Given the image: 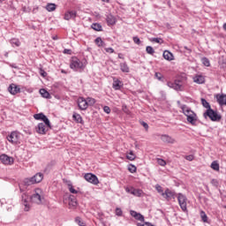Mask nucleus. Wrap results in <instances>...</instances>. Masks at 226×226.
Here are the masks:
<instances>
[{"label": "nucleus", "mask_w": 226, "mask_h": 226, "mask_svg": "<svg viewBox=\"0 0 226 226\" xmlns=\"http://www.w3.org/2000/svg\"><path fill=\"white\" fill-rule=\"evenodd\" d=\"M168 87L170 89H174L177 92H183L185 91V83L183 81V78H177L174 81H167Z\"/></svg>", "instance_id": "f257e3e1"}, {"label": "nucleus", "mask_w": 226, "mask_h": 226, "mask_svg": "<svg viewBox=\"0 0 226 226\" xmlns=\"http://www.w3.org/2000/svg\"><path fill=\"white\" fill-rule=\"evenodd\" d=\"M86 63L80 61L77 56H72L70 60V68L73 72H79V70H84L86 68Z\"/></svg>", "instance_id": "f03ea898"}, {"label": "nucleus", "mask_w": 226, "mask_h": 226, "mask_svg": "<svg viewBox=\"0 0 226 226\" xmlns=\"http://www.w3.org/2000/svg\"><path fill=\"white\" fill-rule=\"evenodd\" d=\"M177 199L183 213L188 214V198L183 192H178L177 194Z\"/></svg>", "instance_id": "7ed1b4c3"}, {"label": "nucleus", "mask_w": 226, "mask_h": 226, "mask_svg": "<svg viewBox=\"0 0 226 226\" xmlns=\"http://www.w3.org/2000/svg\"><path fill=\"white\" fill-rule=\"evenodd\" d=\"M52 128V124L49 122V125L47 124L45 122L39 123L37 126H35V132L39 135H46L47 132Z\"/></svg>", "instance_id": "20e7f679"}, {"label": "nucleus", "mask_w": 226, "mask_h": 226, "mask_svg": "<svg viewBox=\"0 0 226 226\" xmlns=\"http://www.w3.org/2000/svg\"><path fill=\"white\" fill-rule=\"evenodd\" d=\"M203 116L204 117H209L210 121H220L222 119V116L213 109H207Z\"/></svg>", "instance_id": "39448f33"}, {"label": "nucleus", "mask_w": 226, "mask_h": 226, "mask_svg": "<svg viewBox=\"0 0 226 226\" xmlns=\"http://www.w3.org/2000/svg\"><path fill=\"white\" fill-rule=\"evenodd\" d=\"M7 140L11 142V144H20V133L17 131H13L7 136Z\"/></svg>", "instance_id": "423d86ee"}, {"label": "nucleus", "mask_w": 226, "mask_h": 226, "mask_svg": "<svg viewBox=\"0 0 226 226\" xmlns=\"http://www.w3.org/2000/svg\"><path fill=\"white\" fill-rule=\"evenodd\" d=\"M41 189L37 188L34 190V192L30 197V200L34 204H41Z\"/></svg>", "instance_id": "0eeeda50"}, {"label": "nucleus", "mask_w": 226, "mask_h": 226, "mask_svg": "<svg viewBox=\"0 0 226 226\" xmlns=\"http://www.w3.org/2000/svg\"><path fill=\"white\" fill-rule=\"evenodd\" d=\"M0 162L3 165H13V163H15V159L6 154H2L0 155Z\"/></svg>", "instance_id": "6e6552de"}, {"label": "nucleus", "mask_w": 226, "mask_h": 226, "mask_svg": "<svg viewBox=\"0 0 226 226\" xmlns=\"http://www.w3.org/2000/svg\"><path fill=\"white\" fill-rule=\"evenodd\" d=\"M163 199L170 201L172 200V199H176L177 197V194L176 193L175 190H170L169 188H166L164 191V193H162Z\"/></svg>", "instance_id": "1a4fd4ad"}, {"label": "nucleus", "mask_w": 226, "mask_h": 226, "mask_svg": "<svg viewBox=\"0 0 226 226\" xmlns=\"http://www.w3.org/2000/svg\"><path fill=\"white\" fill-rule=\"evenodd\" d=\"M77 105L79 110H87L88 103L86 98L79 96L77 99Z\"/></svg>", "instance_id": "9d476101"}, {"label": "nucleus", "mask_w": 226, "mask_h": 226, "mask_svg": "<svg viewBox=\"0 0 226 226\" xmlns=\"http://www.w3.org/2000/svg\"><path fill=\"white\" fill-rule=\"evenodd\" d=\"M84 179L87 181V183H91L92 185H98L100 180H98V177L93 173H87L84 176Z\"/></svg>", "instance_id": "9b49d317"}, {"label": "nucleus", "mask_w": 226, "mask_h": 226, "mask_svg": "<svg viewBox=\"0 0 226 226\" xmlns=\"http://www.w3.org/2000/svg\"><path fill=\"white\" fill-rule=\"evenodd\" d=\"M34 117L36 119V121H42L43 123L48 124V126H50V120L49 119V117H47V116H45V114L37 113L34 115Z\"/></svg>", "instance_id": "f8f14e48"}, {"label": "nucleus", "mask_w": 226, "mask_h": 226, "mask_svg": "<svg viewBox=\"0 0 226 226\" xmlns=\"http://www.w3.org/2000/svg\"><path fill=\"white\" fill-rule=\"evenodd\" d=\"M107 26H116L117 23V19L112 13H108L105 15Z\"/></svg>", "instance_id": "ddd939ff"}, {"label": "nucleus", "mask_w": 226, "mask_h": 226, "mask_svg": "<svg viewBox=\"0 0 226 226\" xmlns=\"http://www.w3.org/2000/svg\"><path fill=\"white\" fill-rule=\"evenodd\" d=\"M218 64L220 68H222V70L226 69V53L225 52H222V51L220 52Z\"/></svg>", "instance_id": "4468645a"}, {"label": "nucleus", "mask_w": 226, "mask_h": 226, "mask_svg": "<svg viewBox=\"0 0 226 226\" xmlns=\"http://www.w3.org/2000/svg\"><path fill=\"white\" fill-rule=\"evenodd\" d=\"M123 86H124L123 81H121L117 78H113L112 87H113V89H115V91H120V89L123 87Z\"/></svg>", "instance_id": "2eb2a0df"}, {"label": "nucleus", "mask_w": 226, "mask_h": 226, "mask_svg": "<svg viewBox=\"0 0 226 226\" xmlns=\"http://www.w3.org/2000/svg\"><path fill=\"white\" fill-rule=\"evenodd\" d=\"M32 185H35L33 177H26L19 184V189L22 191V186H31Z\"/></svg>", "instance_id": "dca6fc26"}, {"label": "nucleus", "mask_w": 226, "mask_h": 226, "mask_svg": "<svg viewBox=\"0 0 226 226\" xmlns=\"http://www.w3.org/2000/svg\"><path fill=\"white\" fill-rule=\"evenodd\" d=\"M180 109L182 110V114L185 115L186 117L192 116L194 113V111L185 104L181 105Z\"/></svg>", "instance_id": "f3484780"}, {"label": "nucleus", "mask_w": 226, "mask_h": 226, "mask_svg": "<svg viewBox=\"0 0 226 226\" xmlns=\"http://www.w3.org/2000/svg\"><path fill=\"white\" fill-rule=\"evenodd\" d=\"M161 140L166 144H174L176 142V139L171 136H169V134H162L161 136Z\"/></svg>", "instance_id": "a211bd4d"}, {"label": "nucleus", "mask_w": 226, "mask_h": 226, "mask_svg": "<svg viewBox=\"0 0 226 226\" xmlns=\"http://www.w3.org/2000/svg\"><path fill=\"white\" fill-rule=\"evenodd\" d=\"M77 18V11H68L64 13V20H72V19Z\"/></svg>", "instance_id": "6ab92c4d"}, {"label": "nucleus", "mask_w": 226, "mask_h": 226, "mask_svg": "<svg viewBox=\"0 0 226 226\" xmlns=\"http://www.w3.org/2000/svg\"><path fill=\"white\" fill-rule=\"evenodd\" d=\"M187 121L190 123V124H192V126H196L197 125V114L192 113V115H189L187 117Z\"/></svg>", "instance_id": "aec40b11"}, {"label": "nucleus", "mask_w": 226, "mask_h": 226, "mask_svg": "<svg viewBox=\"0 0 226 226\" xmlns=\"http://www.w3.org/2000/svg\"><path fill=\"white\" fill-rule=\"evenodd\" d=\"M9 92L11 93V94H19V93H20V87H19V86L12 84L8 88Z\"/></svg>", "instance_id": "412c9836"}, {"label": "nucleus", "mask_w": 226, "mask_h": 226, "mask_svg": "<svg viewBox=\"0 0 226 226\" xmlns=\"http://www.w3.org/2000/svg\"><path fill=\"white\" fill-rule=\"evenodd\" d=\"M43 177H44V176H43V173H41V172H38L32 177V178L34 179V183L35 185L38 183H41V181H43Z\"/></svg>", "instance_id": "4be33fe9"}, {"label": "nucleus", "mask_w": 226, "mask_h": 226, "mask_svg": "<svg viewBox=\"0 0 226 226\" xmlns=\"http://www.w3.org/2000/svg\"><path fill=\"white\" fill-rule=\"evenodd\" d=\"M72 119L75 121V123H78L79 124H84V119H82V116L80 114L74 112L72 114Z\"/></svg>", "instance_id": "5701e85b"}, {"label": "nucleus", "mask_w": 226, "mask_h": 226, "mask_svg": "<svg viewBox=\"0 0 226 226\" xmlns=\"http://www.w3.org/2000/svg\"><path fill=\"white\" fill-rule=\"evenodd\" d=\"M162 56L166 61H174V55L169 50H164Z\"/></svg>", "instance_id": "b1692460"}, {"label": "nucleus", "mask_w": 226, "mask_h": 226, "mask_svg": "<svg viewBox=\"0 0 226 226\" xmlns=\"http://www.w3.org/2000/svg\"><path fill=\"white\" fill-rule=\"evenodd\" d=\"M193 82L196 84H204L206 82V78L202 75H196L193 78Z\"/></svg>", "instance_id": "393cba45"}, {"label": "nucleus", "mask_w": 226, "mask_h": 226, "mask_svg": "<svg viewBox=\"0 0 226 226\" xmlns=\"http://www.w3.org/2000/svg\"><path fill=\"white\" fill-rule=\"evenodd\" d=\"M225 96H226V94H225V95L220 94H216L215 98H216V100H217V102H218L219 104H221V105H226V99H225Z\"/></svg>", "instance_id": "a878e982"}, {"label": "nucleus", "mask_w": 226, "mask_h": 226, "mask_svg": "<svg viewBox=\"0 0 226 226\" xmlns=\"http://www.w3.org/2000/svg\"><path fill=\"white\" fill-rule=\"evenodd\" d=\"M79 202L77 201V198L74 195H71L69 197V206H72V207H77Z\"/></svg>", "instance_id": "bb28decb"}, {"label": "nucleus", "mask_w": 226, "mask_h": 226, "mask_svg": "<svg viewBox=\"0 0 226 226\" xmlns=\"http://www.w3.org/2000/svg\"><path fill=\"white\" fill-rule=\"evenodd\" d=\"M21 202L23 206H25L24 211L27 212L31 209V206H29V200H27V198H24V196H22Z\"/></svg>", "instance_id": "cd10ccee"}, {"label": "nucleus", "mask_w": 226, "mask_h": 226, "mask_svg": "<svg viewBox=\"0 0 226 226\" xmlns=\"http://www.w3.org/2000/svg\"><path fill=\"white\" fill-rule=\"evenodd\" d=\"M120 70L123 72V73H130V67L128 66V64L126 62L120 64Z\"/></svg>", "instance_id": "c85d7f7f"}, {"label": "nucleus", "mask_w": 226, "mask_h": 226, "mask_svg": "<svg viewBox=\"0 0 226 226\" xmlns=\"http://www.w3.org/2000/svg\"><path fill=\"white\" fill-rule=\"evenodd\" d=\"M200 216L204 223H209V218L207 217V215H206V212L204 210L200 211Z\"/></svg>", "instance_id": "c756f323"}, {"label": "nucleus", "mask_w": 226, "mask_h": 226, "mask_svg": "<svg viewBox=\"0 0 226 226\" xmlns=\"http://www.w3.org/2000/svg\"><path fill=\"white\" fill-rule=\"evenodd\" d=\"M91 28L94 29V31H97V32L103 31V26H102V24L100 23H93L91 25Z\"/></svg>", "instance_id": "7c9ffc66"}, {"label": "nucleus", "mask_w": 226, "mask_h": 226, "mask_svg": "<svg viewBox=\"0 0 226 226\" xmlns=\"http://www.w3.org/2000/svg\"><path fill=\"white\" fill-rule=\"evenodd\" d=\"M39 92H40L41 96H42V98H47L48 100H49L50 93H49V91H47V89L41 88V89H40Z\"/></svg>", "instance_id": "2f4dec72"}, {"label": "nucleus", "mask_w": 226, "mask_h": 226, "mask_svg": "<svg viewBox=\"0 0 226 226\" xmlns=\"http://www.w3.org/2000/svg\"><path fill=\"white\" fill-rule=\"evenodd\" d=\"M57 5L56 4H48L45 7L47 11H56Z\"/></svg>", "instance_id": "473e14b6"}, {"label": "nucleus", "mask_w": 226, "mask_h": 226, "mask_svg": "<svg viewBox=\"0 0 226 226\" xmlns=\"http://www.w3.org/2000/svg\"><path fill=\"white\" fill-rule=\"evenodd\" d=\"M132 195L134 197H144V191H142V189H135L134 188Z\"/></svg>", "instance_id": "72a5a7b5"}, {"label": "nucleus", "mask_w": 226, "mask_h": 226, "mask_svg": "<svg viewBox=\"0 0 226 226\" xmlns=\"http://www.w3.org/2000/svg\"><path fill=\"white\" fill-rule=\"evenodd\" d=\"M125 157L130 162H133V160H135V158H137V155L133 153V151L131 150L129 153L126 154Z\"/></svg>", "instance_id": "f704fd0d"}, {"label": "nucleus", "mask_w": 226, "mask_h": 226, "mask_svg": "<svg viewBox=\"0 0 226 226\" xmlns=\"http://www.w3.org/2000/svg\"><path fill=\"white\" fill-rule=\"evenodd\" d=\"M10 43L12 47H20V40L17 38L11 39Z\"/></svg>", "instance_id": "c9c22d12"}, {"label": "nucleus", "mask_w": 226, "mask_h": 226, "mask_svg": "<svg viewBox=\"0 0 226 226\" xmlns=\"http://www.w3.org/2000/svg\"><path fill=\"white\" fill-rule=\"evenodd\" d=\"M94 43H95V45H97V47H104V45H105V41H103L102 37H97L94 40Z\"/></svg>", "instance_id": "e433bc0d"}, {"label": "nucleus", "mask_w": 226, "mask_h": 226, "mask_svg": "<svg viewBox=\"0 0 226 226\" xmlns=\"http://www.w3.org/2000/svg\"><path fill=\"white\" fill-rule=\"evenodd\" d=\"M154 77L157 80H159V82H165V77L163 74H162V72H155Z\"/></svg>", "instance_id": "4c0bfd02"}, {"label": "nucleus", "mask_w": 226, "mask_h": 226, "mask_svg": "<svg viewBox=\"0 0 226 226\" xmlns=\"http://www.w3.org/2000/svg\"><path fill=\"white\" fill-rule=\"evenodd\" d=\"M149 41H151L152 43H159L160 45H162V43H163V39L158 37H152L149 39Z\"/></svg>", "instance_id": "58836bf2"}, {"label": "nucleus", "mask_w": 226, "mask_h": 226, "mask_svg": "<svg viewBox=\"0 0 226 226\" xmlns=\"http://www.w3.org/2000/svg\"><path fill=\"white\" fill-rule=\"evenodd\" d=\"M210 167L213 170H220V164L218 163V161H213Z\"/></svg>", "instance_id": "ea45409f"}, {"label": "nucleus", "mask_w": 226, "mask_h": 226, "mask_svg": "<svg viewBox=\"0 0 226 226\" xmlns=\"http://www.w3.org/2000/svg\"><path fill=\"white\" fill-rule=\"evenodd\" d=\"M87 102L88 103V107H94L96 104V99L93 97H87Z\"/></svg>", "instance_id": "a19ab883"}, {"label": "nucleus", "mask_w": 226, "mask_h": 226, "mask_svg": "<svg viewBox=\"0 0 226 226\" xmlns=\"http://www.w3.org/2000/svg\"><path fill=\"white\" fill-rule=\"evenodd\" d=\"M201 105L205 109H207V110H209V109H211V104H209V102L204 98H201Z\"/></svg>", "instance_id": "79ce46f5"}, {"label": "nucleus", "mask_w": 226, "mask_h": 226, "mask_svg": "<svg viewBox=\"0 0 226 226\" xmlns=\"http://www.w3.org/2000/svg\"><path fill=\"white\" fill-rule=\"evenodd\" d=\"M201 63L204 64V66L209 67L211 66V62L209 61V58L204 56L201 58Z\"/></svg>", "instance_id": "37998d69"}, {"label": "nucleus", "mask_w": 226, "mask_h": 226, "mask_svg": "<svg viewBox=\"0 0 226 226\" xmlns=\"http://www.w3.org/2000/svg\"><path fill=\"white\" fill-rule=\"evenodd\" d=\"M146 52L147 54H149V56H154V49L153 48V46H147Z\"/></svg>", "instance_id": "c03bdc74"}, {"label": "nucleus", "mask_w": 226, "mask_h": 226, "mask_svg": "<svg viewBox=\"0 0 226 226\" xmlns=\"http://www.w3.org/2000/svg\"><path fill=\"white\" fill-rule=\"evenodd\" d=\"M128 170L129 172H131V174H135V172H137V166H135L134 164H129Z\"/></svg>", "instance_id": "a18cd8bd"}, {"label": "nucleus", "mask_w": 226, "mask_h": 226, "mask_svg": "<svg viewBox=\"0 0 226 226\" xmlns=\"http://www.w3.org/2000/svg\"><path fill=\"white\" fill-rule=\"evenodd\" d=\"M75 222L79 225V226H86V222L84 221H82V218L77 216L75 218Z\"/></svg>", "instance_id": "49530a36"}, {"label": "nucleus", "mask_w": 226, "mask_h": 226, "mask_svg": "<svg viewBox=\"0 0 226 226\" xmlns=\"http://www.w3.org/2000/svg\"><path fill=\"white\" fill-rule=\"evenodd\" d=\"M124 190H125L126 193H130L131 195H132V193H134L133 192H135V187L126 186V187H124Z\"/></svg>", "instance_id": "de8ad7c7"}, {"label": "nucleus", "mask_w": 226, "mask_h": 226, "mask_svg": "<svg viewBox=\"0 0 226 226\" xmlns=\"http://www.w3.org/2000/svg\"><path fill=\"white\" fill-rule=\"evenodd\" d=\"M156 162H157L158 165H161V167H165V165H167V162L165 160H163L162 158H157Z\"/></svg>", "instance_id": "09e8293b"}, {"label": "nucleus", "mask_w": 226, "mask_h": 226, "mask_svg": "<svg viewBox=\"0 0 226 226\" xmlns=\"http://www.w3.org/2000/svg\"><path fill=\"white\" fill-rule=\"evenodd\" d=\"M155 190L160 193V195H162V197H163V193H165V192H163V187H162V185H157L155 186Z\"/></svg>", "instance_id": "8fccbe9b"}, {"label": "nucleus", "mask_w": 226, "mask_h": 226, "mask_svg": "<svg viewBox=\"0 0 226 226\" xmlns=\"http://www.w3.org/2000/svg\"><path fill=\"white\" fill-rule=\"evenodd\" d=\"M115 215L116 216H123V209L121 207H116Z\"/></svg>", "instance_id": "3c124183"}, {"label": "nucleus", "mask_w": 226, "mask_h": 226, "mask_svg": "<svg viewBox=\"0 0 226 226\" xmlns=\"http://www.w3.org/2000/svg\"><path fill=\"white\" fill-rule=\"evenodd\" d=\"M185 160H187V162H193L195 160V155L193 154L185 155Z\"/></svg>", "instance_id": "603ef678"}, {"label": "nucleus", "mask_w": 226, "mask_h": 226, "mask_svg": "<svg viewBox=\"0 0 226 226\" xmlns=\"http://www.w3.org/2000/svg\"><path fill=\"white\" fill-rule=\"evenodd\" d=\"M139 124H141L142 127L145 128L146 132H147L149 130V124H147V123H146L144 121H139Z\"/></svg>", "instance_id": "864d4df0"}, {"label": "nucleus", "mask_w": 226, "mask_h": 226, "mask_svg": "<svg viewBox=\"0 0 226 226\" xmlns=\"http://www.w3.org/2000/svg\"><path fill=\"white\" fill-rule=\"evenodd\" d=\"M135 220H138V222H144V215L142 214L138 213L137 217H135Z\"/></svg>", "instance_id": "5fc2aeb1"}, {"label": "nucleus", "mask_w": 226, "mask_h": 226, "mask_svg": "<svg viewBox=\"0 0 226 226\" xmlns=\"http://www.w3.org/2000/svg\"><path fill=\"white\" fill-rule=\"evenodd\" d=\"M39 73L41 77H47V72H45V70H43V68H40L39 69Z\"/></svg>", "instance_id": "6e6d98bb"}, {"label": "nucleus", "mask_w": 226, "mask_h": 226, "mask_svg": "<svg viewBox=\"0 0 226 226\" xmlns=\"http://www.w3.org/2000/svg\"><path fill=\"white\" fill-rule=\"evenodd\" d=\"M132 41H134V43H136V45H140L141 43L140 38H139V36L132 37Z\"/></svg>", "instance_id": "4d7b16f0"}, {"label": "nucleus", "mask_w": 226, "mask_h": 226, "mask_svg": "<svg viewBox=\"0 0 226 226\" xmlns=\"http://www.w3.org/2000/svg\"><path fill=\"white\" fill-rule=\"evenodd\" d=\"M211 185H213V186H215V188H218V186H219V183H218V180L217 179H215V178H213L212 180H211Z\"/></svg>", "instance_id": "13d9d810"}, {"label": "nucleus", "mask_w": 226, "mask_h": 226, "mask_svg": "<svg viewBox=\"0 0 226 226\" xmlns=\"http://www.w3.org/2000/svg\"><path fill=\"white\" fill-rule=\"evenodd\" d=\"M69 192L71 193H74V194L79 193V192L77 190H75V188H73L72 185H69Z\"/></svg>", "instance_id": "bf43d9fd"}, {"label": "nucleus", "mask_w": 226, "mask_h": 226, "mask_svg": "<svg viewBox=\"0 0 226 226\" xmlns=\"http://www.w3.org/2000/svg\"><path fill=\"white\" fill-rule=\"evenodd\" d=\"M122 110L123 112H124V114H130V109H128V106H126V104H124L122 106Z\"/></svg>", "instance_id": "052dcab7"}, {"label": "nucleus", "mask_w": 226, "mask_h": 226, "mask_svg": "<svg viewBox=\"0 0 226 226\" xmlns=\"http://www.w3.org/2000/svg\"><path fill=\"white\" fill-rule=\"evenodd\" d=\"M22 11H24V13H31V7L22 6Z\"/></svg>", "instance_id": "680f3d73"}, {"label": "nucleus", "mask_w": 226, "mask_h": 226, "mask_svg": "<svg viewBox=\"0 0 226 226\" xmlns=\"http://www.w3.org/2000/svg\"><path fill=\"white\" fill-rule=\"evenodd\" d=\"M130 215L131 216H132V218H136L137 216H139V213L135 210H130Z\"/></svg>", "instance_id": "e2e57ef3"}, {"label": "nucleus", "mask_w": 226, "mask_h": 226, "mask_svg": "<svg viewBox=\"0 0 226 226\" xmlns=\"http://www.w3.org/2000/svg\"><path fill=\"white\" fill-rule=\"evenodd\" d=\"M24 132H25L26 135H33V130H31L30 128H25V129H24Z\"/></svg>", "instance_id": "0e129e2a"}, {"label": "nucleus", "mask_w": 226, "mask_h": 226, "mask_svg": "<svg viewBox=\"0 0 226 226\" xmlns=\"http://www.w3.org/2000/svg\"><path fill=\"white\" fill-rule=\"evenodd\" d=\"M105 50L108 54H114L116 52L112 48H106Z\"/></svg>", "instance_id": "69168bd1"}, {"label": "nucleus", "mask_w": 226, "mask_h": 226, "mask_svg": "<svg viewBox=\"0 0 226 226\" xmlns=\"http://www.w3.org/2000/svg\"><path fill=\"white\" fill-rule=\"evenodd\" d=\"M103 111H104L106 114H110V107H109V106H104V107H103Z\"/></svg>", "instance_id": "338daca9"}, {"label": "nucleus", "mask_w": 226, "mask_h": 226, "mask_svg": "<svg viewBox=\"0 0 226 226\" xmlns=\"http://www.w3.org/2000/svg\"><path fill=\"white\" fill-rule=\"evenodd\" d=\"M63 53L64 54H68L69 56H72V49H64Z\"/></svg>", "instance_id": "774afa93"}]
</instances>
